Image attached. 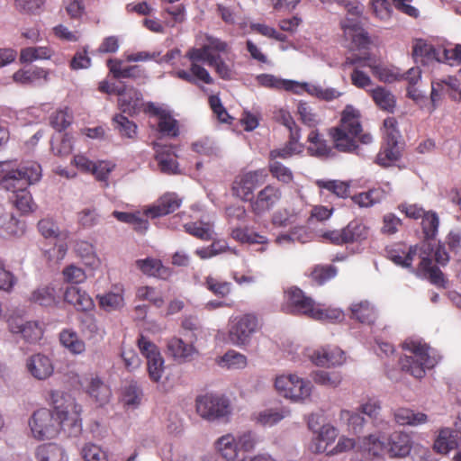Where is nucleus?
<instances>
[{
  "label": "nucleus",
  "mask_w": 461,
  "mask_h": 461,
  "mask_svg": "<svg viewBox=\"0 0 461 461\" xmlns=\"http://www.w3.org/2000/svg\"><path fill=\"white\" fill-rule=\"evenodd\" d=\"M167 348L174 359L181 363L191 361L193 357L198 353L193 344H187L177 337L167 340Z\"/></svg>",
  "instance_id": "nucleus-23"
},
{
  "label": "nucleus",
  "mask_w": 461,
  "mask_h": 461,
  "mask_svg": "<svg viewBox=\"0 0 461 461\" xmlns=\"http://www.w3.org/2000/svg\"><path fill=\"white\" fill-rule=\"evenodd\" d=\"M366 236L367 229L359 221H351L341 230H327L321 234L325 240L337 246L360 241Z\"/></svg>",
  "instance_id": "nucleus-13"
},
{
  "label": "nucleus",
  "mask_w": 461,
  "mask_h": 461,
  "mask_svg": "<svg viewBox=\"0 0 461 461\" xmlns=\"http://www.w3.org/2000/svg\"><path fill=\"white\" fill-rule=\"evenodd\" d=\"M50 57V50L46 47H28L21 50L20 61L31 63L37 59H45Z\"/></svg>",
  "instance_id": "nucleus-50"
},
{
  "label": "nucleus",
  "mask_w": 461,
  "mask_h": 461,
  "mask_svg": "<svg viewBox=\"0 0 461 461\" xmlns=\"http://www.w3.org/2000/svg\"><path fill=\"white\" fill-rule=\"evenodd\" d=\"M456 437V432L450 429H441L433 446L436 452L447 454L456 448L457 447Z\"/></svg>",
  "instance_id": "nucleus-39"
},
{
  "label": "nucleus",
  "mask_w": 461,
  "mask_h": 461,
  "mask_svg": "<svg viewBox=\"0 0 461 461\" xmlns=\"http://www.w3.org/2000/svg\"><path fill=\"white\" fill-rule=\"evenodd\" d=\"M373 14L378 19L386 21L391 17L393 7L389 0H371Z\"/></svg>",
  "instance_id": "nucleus-63"
},
{
  "label": "nucleus",
  "mask_w": 461,
  "mask_h": 461,
  "mask_svg": "<svg viewBox=\"0 0 461 461\" xmlns=\"http://www.w3.org/2000/svg\"><path fill=\"white\" fill-rule=\"evenodd\" d=\"M30 374L38 380L49 378L54 370L51 360L45 355L35 354L26 363Z\"/></svg>",
  "instance_id": "nucleus-22"
},
{
  "label": "nucleus",
  "mask_w": 461,
  "mask_h": 461,
  "mask_svg": "<svg viewBox=\"0 0 461 461\" xmlns=\"http://www.w3.org/2000/svg\"><path fill=\"white\" fill-rule=\"evenodd\" d=\"M206 43L200 48H190L185 58L191 62V71L197 77L199 81L212 85L214 80L208 70L201 66L199 62H204L212 68L216 75L223 80H231L234 77V66L226 62L220 53H228L230 50L229 44L216 37L206 34Z\"/></svg>",
  "instance_id": "nucleus-1"
},
{
  "label": "nucleus",
  "mask_w": 461,
  "mask_h": 461,
  "mask_svg": "<svg viewBox=\"0 0 461 461\" xmlns=\"http://www.w3.org/2000/svg\"><path fill=\"white\" fill-rule=\"evenodd\" d=\"M85 461H108V456L99 446L93 443H86L81 451Z\"/></svg>",
  "instance_id": "nucleus-61"
},
{
  "label": "nucleus",
  "mask_w": 461,
  "mask_h": 461,
  "mask_svg": "<svg viewBox=\"0 0 461 461\" xmlns=\"http://www.w3.org/2000/svg\"><path fill=\"white\" fill-rule=\"evenodd\" d=\"M336 149L341 152H353L358 148V142H372L370 133H363L359 112L351 105H347L341 114L340 123L330 130Z\"/></svg>",
  "instance_id": "nucleus-2"
},
{
  "label": "nucleus",
  "mask_w": 461,
  "mask_h": 461,
  "mask_svg": "<svg viewBox=\"0 0 461 461\" xmlns=\"http://www.w3.org/2000/svg\"><path fill=\"white\" fill-rule=\"evenodd\" d=\"M106 66L114 79L130 78L135 80L146 77L145 71L140 66L122 67V60L118 59H109Z\"/></svg>",
  "instance_id": "nucleus-21"
},
{
  "label": "nucleus",
  "mask_w": 461,
  "mask_h": 461,
  "mask_svg": "<svg viewBox=\"0 0 461 461\" xmlns=\"http://www.w3.org/2000/svg\"><path fill=\"white\" fill-rule=\"evenodd\" d=\"M337 274L338 269L332 265H317L311 272V278L315 284L322 285L334 278Z\"/></svg>",
  "instance_id": "nucleus-47"
},
{
  "label": "nucleus",
  "mask_w": 461,
  "mask_h": 461,
  "mask_svg": "<svg viewBox=\"0 0 461 461\" xmlns=\"http://www.w3.org/2000/svg\"><path fill=\"white\" fill-rule=\"evenodd\" d=\"M182 200L175 193H167L155 204L145 211L146 216L157 218L174 212L181 205Z\"/></svg>",
  "instance_id": "nucleus-19"
},
{
  "label": "nucleus",
  "mask_w": 461,
  "mask_h": 461,
  "mask_svg": "<svg viewBox=\"0 0 461 461\" xmlns=\"http://www.w3.org/2000/svg\"><path fill=\"white\" fill-rule=\"evenodd\" d=\"M142 391L137 383H131L124 388L123 401L126 405L137 406L142 399Z\"/></svg>",
  "instance_id": "nucleus-64"
},
{
  "label": "nucleus",
  "mask_w": 461,
  "mask_h": 461,
  "mask_svg": "<svg viewBox=\"0 0 461 461\" xmlns=\"http://www.w3.org/2000/svg\"><path fill=\"white\" fill-rule=\"evenodd\" d=\"M288 411L284 410L267 409L258 413L257 420L263 426H273L283 420Z\"/></svg>",
  "instance_id": "nucleus-56"
},
{
  "label": "nucleus",
  "mask_w": 461,
  "mask_h": 461,
  "mask_svg": "<svg viewBox=\"0 0 461 461\" xmlns=\"http://www.w3.org/2000/svg\"><path fill=\"white\" fill-rule=\"evenodd\" d=\"M187 233L202 240H212V230L208 223L189 222L184 225Z\"/></svg>",
  "instance_id": "nucleus-57"
},
{
  "label": "nucleus",
  "mask_w": 461,
  "mask_h": 461,
  "mask_svg": "<svg viewBox=\"0 0 461 461\" xmlns=\"http://www.w3.org/2000/svg\"><path fill=\"white\" fill-rule=\"evenodd\" d=\"M41 177V167L36 162H29L16 169L9 170L3 176L0 185L3 189L13 194L23 192Z\"/></svg>",
  "instance_id": "nucleus-7"
},
{
  "label": "nucleus",
  "mask_w": 461,
  "mask_h": 461,
  "mask_svg": "<svg viewBox=\"0 0 461 461\" xmlns=\"http://www.w3.org/2000/svg\"><path fill=\"white\" fill-rule=\"evenodd\" d=\"M54 411L47 408L35 411L29 420L32 437L37 440L51 439L59 435Z\"/></svg>",
  "instance_id": "nucleus-9"
},
{
  "label": "nucleus",
  "mask_w": 461,
  "mask_h": 461,
  "mask_svg": "<svg viewBox=\"0 0 461 461\" xmlns=\"http://www.w3.org/2000/svg\"><path fill=\"white\" fill-rule=\"evenodd\" d=\"M458 80L453 77H447L446 79L433 80L431 82L430 107L429 112L432 113L439 100L444 96H448L453 100L457 99Z\"/></svg>",
  "instance_id": "nucleus-15"
},
{
  "label": "nucleus",
  "mask_w": 461,
  "mask_h": 461,
  "mask_svg": "<svg viewBox=\"0 0 461 461\" xmlns=\"http://www.w3.org/2000/svg\"><path fill=\"white\" fill-rule=\"evenodd\" d=\"M119 109L122 113L133 115L141 106V94L134 87H121L116 90Z\"/></svg>",
  "instance_id": "nucleus-18"
},
{
  "label": "nucleus",
  "mask_w": 461,
  "mask_h": 461,
  "mask_svg": "<svg viewBox=\"0 0 461 461\" xmlns=\"http://www.w3.org/2000/svg\"><path fill=\"white\" fill-rule=\"evenodd\" d=\"M344 36L351 41L354 48L362 50L367 48L370 43L368 33L362 28L359 21L345 18L340 23Z\"/></svg>",
  "instance_id": "nucleus-16"
},
{
  "label": "nucleus",
  "mask_w": 461,
  "mask_h": 461,
  "mask_svg": "<svg viewBox=\"0 0 461 461\" xmlns=\"http://www.w3.org/2000/svg\"><path fill=\"white\" fill-rule=\"evenodd\" d=\"M403 348L411 355L402 357L399 360L402 370L411 374L415 378H422L426 369L434 367L437 360L430 356V348L417 340H407L403 343Z\"/></svg>",
  "instance_id": "nucleus-6"
},
{
  "label": "nucleus",
  "mask_w": 461,
  "mask_h": 461,
  "mask_svg": "<svg viewBox=\"0 0 461 461\" xmlns=\"http://www.w3.org/2000/svg\"><path fill=\"white\" fill-rule=\"evenodd\" d=\"M425 248V244H422L421 246L414 245L411 246L408 250H405L403 249V245L399 244L396 245V248L387 249V257L395 265L405 268H411L414 259L417 257L420 258V254L424 252Z\"/></svg>",
  "instance_id": "nucleus-17"
},
{
  "label": "nucleus",
  "mask_w": 461,
  "mask_h": 461,
  "mask_svg": "<svg viewBox=\"0 0 461 461\" xmlns=\"http://www.w3.org/2000/svg\"><path fill=\"white\" fill-rule=\"evenodd\" d=\"M195 406L197 413L208 420L221 419L230 413L228 399L219 394L206 393L200 395L196 398Z\"/></svg>",
  "instance_id": "nucleus-11"
},
{
  "label": "nucleus",
  "mask_w": 461,
  "mask_h": 461,
  "mask_svg": "<svg viewBox=\"0 0 461 461\" xmlns=\"http://www.w3.org/2000/svg\"><path fill=\"white\" fill-rule=\"evenodd\" d=\"M385 196L386 193L382 188H372L367 192L354 195L352 200L360 207H369L380 203Z\"/></svg>",
  "instance_id": "nucleus-42"
},
{
  "label": "nucleus",
  "mask_w": 461,
  "mask_h": 461,
  "mask_svg": "<svg viewBox=\"0 0 461 461\" xmlns=\"http://www.w3.org/2000/svg\"><path fill=\"white\" fill-rule=\"evenodd\" d=\"M441 52L442 47L436 48L422 41H417L412 49V56L415 61L420 62L422 65H429L433 61L442 62Z\"/></svg>",
  "instance_id": "nucleus-24"
},
{
  "label": "nucleus",
  "mask_w": 461,
  "mask_h": 461,
  "mask_svg": "<svg viewBox=\"0 0 461 461\" xmlns=\"http://www.w3.org/2000/svg\"><path fill=\"white\" fill-rule=\"evenodd\" d=\"M19 332L22 334L23 338L30 343L37 342L43 335V330L37 321H26L21 325Z\"/></svg>",
  "instance_id": "nucleus-51"
},
{
  "label": "nucleus",
  "mask_w": 461,
  "mask_h": 461,
  "mask_svg": "<svg viewBox=\"0 0 461 461\" xmlns=\"http://www.w3.org/2000/svg\"><path fill=\"white\" fill-rule=\"evenodd\" d=\"M285 303L289 312L310 317L316 321H334L343 317L338 309H321L315 302L298 287H291L285 291Z\"/></svg>",
  "instance_id": "nucleus-5"
},
{
  "label": "nucleus",
  "mask_w": 461,
  "mask_h": 461,
  "mask_svg": "<svg viewBox=\"0 0 461 461\" xmlns=\"http://www.w3.org/2000/svg\"><path fill=\"white\" fill-rule=\"evenodd\" d=\"M15 83L27 86L32 85L43 79L48 80V71L41 68L33 67L26 69H19L13 75Z\"/></svg>",
  "instance_id": "nucleus-31"
},
{
  "label": "nucleus",
  "mask_w": 461,
  "mask_h": 461,
  "mask_svg": "<svg viewBox=\"0 0 461 461\" xmlns=\"http://www.w3.org/2000/svg\"><path fill=\"white\" fill-rule=\"evenodd\" d=\"M400 157L398 142L385 141V145L378 152L375 161L378 165L386 167L396 162Z\"/></svg>",
  "instance_id": "nucleus-38"
},
{
  "label": "nucleus",
  "mask_w": 461,
  "mask_h": 461,
  "mask_svg": "<svg viewBox=\"0 0 461 461\" xmlns=\"http://www.w3.org/2000/svg\"><path fill=\"white\" fill-rule=\"evenodd\" d=\"M429 246H426L424 252L420 254L419 268L429 275V280L431 284L445 288L446 279L443 272L436 266H432V260L429 258Z\"/></svg>",
  "instance_id": "nucleus-26"
},
{
  "label": "nucleus",
  "mask_w": 461,
  "mask_h": 461,
  "mask_svg": "<svg viewBox=\"0 0 461 461\" xmlns=\"http://www.w3.org/2000/svg\"><path fill=\"white\" fill-rule=\"evenodd\" d=\"M276 391L285 398L301 401L308 398L312 392L310 381L303 380L295 375H282L276 378Z\"/></svg>",
  "instance_id": "nucleus-12"
},
{
  "label": "nucleus",
  "mask_w": 461,
  "mask_h": 461,
  "mask_svg": "<svg viewBox=\"0 0 461 461\" xmlns=\"http://www.w3.org/2000/svg\"><path fill=\"white\" fill-rule=\"evenodd\" d=\"M307 140L309 142L308 152L312 156L318 158L326 157L331 151V148L316 130H312L309 133Z\"/></svg>",
  "instance_id": "nucleus-37"
},
{
  "label": "nucleus",
  "mask_w": 461,
  "mask_h": 461,
  "mask_svg": "<svg viewBox=\"0 0 461 461\" xmlns=\"http://www.w3.org/2000/svg\"><path fill=\"white\" fill-rule=\"evenodd\" d=\"M268 173L266 168L250 170L238 175L232 183V194L244 202L251 203L255 189L266 183Z\"/></svg>",
  "instance_id": "nucleus-8"
},
{
  "label": "nucleus",
  "mask_w": 461,
  "mask_h": 461,
  "mask_svg": "<svg viewBox=\"0 0 461 461\" xmlns=\"http://www.w3.org/2000/svg\"><path fill=\"white\" fill-rule=\"evenodd\" d=\"M282 190L275 184H267L259 190L250 203V209L256 215H263L273 210L281 201Z\"/></svg>",
  "instance_id": "nucleus-14"
},
{
  "label": "nucleus",
  "mask_w": 461,
  "mask_h": 461,
  "mask_svg": "<svg viewBox=\"0 0 461 461\" xmlns=\"http://www.w3.org/2000/svg\"><path fill=\"white\" fill-rule=\"evenodd\" d=\"M312 360L321 366L341 365L345 361V353L339 348H323L313 352Z\"/></svg>",
  "instance_id": "nucleus-25"
},
{
  "label": "nucleus",
  "mask_w": 461,
  "mask_h": 461,
  "mask_svg": "<svg viewBox=\"0 0 461 461\" xmlns=\"http://www.w3.org/2000/svg\"><path fill=\"white\" fill-rule=\"evenodd\" d=\"M59 341L72 354H81L86 349L85 342L78 338L76 331L69 329H65L59 333Z\"/></svg>",
  "instance_id": "nucleus-36"
},
{
  "label": "nucleus",
  "mask_w": 461,
  "mask_h": 461,
  "mask_svg": "<svg viewBox=\"0 0 461 461\" xmlns=\"http://www.w3.org/2000/svg\"><path fill=\"white\" fill-rule=\"evenodd\" d=\"M147 368L150 380L158 383L164 373V359L161 354L147 359Z\"/></svg>",
  "instance_id": "nucleus-59"
},
{
  "label": "nucleus",
  "mask_w": 461,
  "mask_h": 461,
  "mask_svg": "<svg viewBox=\"0 0 461 461\" xmlns=\"http://www.w3.org/2000/svg\"><path fill=\"white\" fill-rule=\"evenodd\" d=\"M238 443L230 434L222 436L216 443L218 451L226 461H234L236 459L238 456Z\"/></svg>",
  "instance_id": "nucleus-41"
},
{
  "label": "nucleus",
  "mask_w": 461,
  "mask_h": 461,
  "mask_svg": "<svg viewBox=\"0 0 461 461\" xmlns=\"http://www.w3.org/2000/svg\"><path fill=\"white\" fill-rule=\"evenodd\" d=\"M204 286L218 297L224 298L230 294L231 284L221 281L213 276H207L204 280Z\"/></svg>",
  "instance_id": "nucleus-49"
},
{
  "label": "nucleus",
  "mask_w": 461,
  "mask_h": 461,
  "mask_svg": "<svg viewBox=\"0 0 461 461\" xmlns=\"http://www.w3.org/2000/svg\"><path fill=\"white\" fill-rule=\"evenodd\" d=\"M371 96L377 106L385 111H393L395 106L394 96L382 86L371 91Z\"/></svg>",
  "instance_id": "nucleus-48"
},
{
  "label": "nucleus",
  "mask_w": 461,
  "mask_h": 461,
  "mask_svg": "<svg viewBox=\"0 0 461 461\" xmlns=\"http://www.w3.org/2000/svg\"><path fill=\"white\" fill-rule=\"evenodd\" d=\"M257 81L262 86L276 90L293 92L294 87H298L296 86V81L282 79L270 74H261L258 76Z\"/></svg>",
  "instance_id": "nucleus-35"
},
{
  "label": "nucleus",
  "mask_w": 461,
  "mask_h": 461,
  "mask_svg": "<svg viewBox=\"0 0 461 461\" xmlns=\"http://www.w3.org/2000/svg\"><path fill=\"white\" fill-rule=\"evenodd\" d=\"M400 80L408 82L407 96L419 102L425 98L423 95L418 90L416 85L421 78V69L419 67H413L408 69L403 74H399Z\"/></svg>",
  "instance_id": "nucleus-32"
},
{
  "label": "nucleus",
  "mask_w": 461,
  "mask_h": 461,
  "mask_svg": "<svg viewBox=\"0 0 461 461\" xmlns=\"http://www.w3.org/2000/svg\"><path fill=\"white\" fill-rule=\"evenodd\" d=\"M34 456L37 461H68L65 449L56 443L40 445Z\"/></svg>",
  "instance_id": "nucleus-29"
},
{
  "label": "nucleus",
  "mask_w": 461,
  "mask_h": 461,
  "mask_svg": "<svg viewBox=\"0 0 461 461\" xmlns=\"http://www.w3.org/2000/svg\"><path fill=\"white\" fill-rule=\"evenodd\" d=\"M58 432L68 437H77L82 431L81 406L69 394L55 392L51 393Z\"/></svg>",
  "instance_id": "nucleus-3"
},
{
  "label": "nucleus",
  "mask_w": 461,
  "mask_h": 461,
  "mask_svg": "<svg viewBox=\"0 0 461 461\" xmlns=\"http://www.w3.org/2000/svg\"><path fill=\"white\" fill-rule=\"evenodd\" d=\"M28 301L41 306H52L56 303L55 289L50 285L40 286L30 294Z\"/></svg>",
  "instance_id": "nucleus-34"
},
{
  "label": "nucleus",
  "mask_w": 461,
  "mask_h": 461,
  "mask_svg": "<svg viewBox=\"0 0 461 461\" xmlns=\"http://www.w3.org/2000/svg\"><path fill=\"white\" fill-rule=\"evenodd\" d=\"M341 379L340 374L336 371L321 370L315 372L313 375L315 383L330 387H337L340 384Z\"/></svg>",
  "instance_id": "nucleus-58"
},
{
  "label": "nucleus",
  "mask_w": 461,
  "mask_h": 461,
  "mask_svg": "<svg viewBox=\"0 0 461 461\" xmlns=\"http://www.w3.org/2000/svg\"><path fill=\"white\" fill-rule=\"evenodd\" d=\"M217 363L220 366L228 369H242L248 364L247 357L235 350H228Z\"/></svg>",
  "instance_id": "nucleus-45"
},
{
  "label": "nucleus",
  "mask_w": 461,
  "mask_h": 461,
  "mask_svg": "<svg viewBox=\"0 0 461 461\" xmlns=\"http://www.w3.org/2000/svg\"><path fill=\"white\" fill-rule=\"evenodd\" d=\"M17 208L22 213H28L33 211L34 203L31 193L27 190L13 195L11 198Z\"/></svg>",
  "instance_id": "nucleus-62"
},
{
  "label": "nucleus",
  "mask_w": 461,
  "mask_h": 461,
  "mask_svg": "<svg viewBox=\"0 0 461 461\" xmlns=\"http://www.w3.org/2000/svg\"><path fill=\"white\" fill-rule=\"evenodd\" d=\"M376 317L374 306L366 300L354 303L350 306V318L361 323L372 325Z\"/></svg>",
  "instance_id": "nucleus-30"
},
{
  "label": "nucleus",
  "mask_w": 461,
  "mask_h": 461,
  "mask_svg": "<svg viewBox=\"0 0 461 461\" xmlns=\"http://www.w3.org/2000/svg\"><path fill=\"white\" fill-rule=\"evenodd\" d=\"M341 421L345 422L348 429L355 433H359L365 422V419L358 413L342 410L339 414Z\"/></svg>",
  "instance_id": "nucleus-60"
},
{
  "label": "nucleus",
  "mask_w": 461,
  "mask_h": 461,
  "mask_svg": "<svg viewBox=\"0 0 461 461\" xmlns=\"http://www.w3.org/2000/svg\"><path fill=\"white\" fill-rule=\"evenodd\" d=\"M137 267L146 276L160 279H167L171 276V270L165 267L160 259L147 258L136 261Z\"/></svg>",
  "instance_id": "nucleus-27"
},
{
  "label": "nucleus",
  "mask_w": 461,
  "mask_h": 461,
  "mask_svg": "<svg viewBox=\"0 0 461 461\" xmlns=\"http://www.w3.org/2000/svg\"><path fill=\"white\" fill-rule=\"evenodd\" d=\"M421 226L426 240L434 239L438 232L439 220L435 212H428L421 218Z\"/></svg>",
  "instance_id": "nucleus-55"
},
{
  "label": "nucleus",
  "mask_w": 461,
  "mask_h": 461,
  "mask_svg": "<svg viewBox=\"0 0 461 461\" xmlns=\"http://www.w3.org/2000/svg\"><path fill=\"white\" fill-rule=\"evenodd\" d=\"M258 327V319L255 314L246 313L237 316L230 321L228 339L235 346L247 345Z\"/></svg>",
  "instance_id": "nucleus-10"
},
{
  "label": "nucleus",
  "mask_w": 461,
  "mask_h": 461,
  "mask_svg": "<svg viewBox=\"0 0 461 461\" xmlns=\"http://www.w3.org/2000/svg\"><path fill=\"white\" fill-rule=\"evenodd\" d=\"M427 415L422 412H414L412 410L401 408L394 413V420L400 425L417 426L427 421Z\"/></svg>",
  "instance_id": "nucleus-40"
},
{
  "label": "nucleus",
  "mask_w": 461,
  "mask_h": 461,
  "mask_svg": "<svg viewBox=\"0 0 461 461\" xmlns=\"http://www.w3.org/2000/svg\"><path fill=\"white\" fill-rule=\"evenodd\" d=\"M136 296L142 301H149L154 306L160 308L164 305L162 294L151 286H140L137 289Z\"/></svg>",
  "instance_id": "nucleus-52"
},
{
  "label": "nucleus",
  "mask_w": 461,
  "mask_h": 461,
  "mask_svg": "<svg viewBox=\"0 0 461 461\" xmlns=\"http://www.w3.org/2000/svg\"><path fill=\"white\" fill-rule=\"evenodd\" d=\"M64 300L77 311L86 312L94 307L92 298L77 286H68L64 294Z\"/></svg>",
  "instance_id": "nucleus-28"
},
{
  "label": "nucleus",
  "mask_w": 461,
  "mask_h": 461,
  "mask_svg": "<svg viewBox=\"0 0 461 461\" xmlns=\"http://www.w3.org/2000/svg\"><path fill=\"white\" fill-rule=\"evenodd\" d=\"M300 120L310 128H315L320 122V117L313 108L305 102H300L297 107Z\"/></svg>",
  "instance_id": "nucleus-53"
},
{
  "label": "nucleus",
  "mask_w": 461,
  "mask_h": 461,
  "mask_svg": "<svg viewBox=\"0 0 461 461\" xmlns=\"http://www.w3.org/2000/svg\"><path fill=\"white\" fill-rule=\"evenodd\" d=\"M411 447V437L402 431L393 432L386 442L370 435L366 442L365 455L368 461H384V453L390 457H404L410 454Z\"/></svg>",
  "instance_id": "nucleus-4"
},
{
  "label": "nucleus",
  "mask_w": 461,
  "mask_h": 461,
  "mask_svg": "<svg viewBox=\"0 0 461 461\" xmlns=\"http://www.w3.org/2000/svg\"><path fill=\"white\" fill-rule=\"evenodd\" d=\"M81 386L100 405L109 401L111 390L99 377L86 376L82 380Z\"/></svg>",
  "instance_id": "nucleus-20"
},
{
  "label": "nucleus",
  "mask_w": 461,
  "mask_h": 461,
  "mask_svg": "<svg viewBox=\"0 0 461 461\" xmlns=\"http://www.w3.org/2000/svg\"><path fill=\"white\" fill-rule=\"evenodd\" d=\"M268 171L278 182L288 185L294 181V174L291 168L280 161H268Z\"/></svg>",
  "instance_id": "nucleus-46"
},
{
  "label": "nucleus",
  "mask_w": 461,
  "mask_h": 461,
  "mask_svg": "<svg viewBox=\"0 0 461 461\" xmlns=\"http://www.w3.org/2000/svg\"><path fill=\"white\" fill-rule=\"evenodd\" d=\"M315 184L320 189H325L338 197L346 198L349 195V184L347 182L318 179Z\"/></svg>",
  "instance_id": "nucleus-44"
},
{
  "label": "nucleus",
  "mask_w": 461,
  "mask_h": 461,
  "mask_svg": "<svg viewBox=\"0 0 461 461\" xmlns=\"http://www.w3.org/2000/svg\"><path fill=\"white\" fill-rule=\"evenodd\" d=\"M155 159L163 174L176 175L180 173L176 155L169 149L157 151Z\"/></svg>",
  "instance_id": "nucleus-33"
},
{
  "label": "nucleus",
  "mask_w": 461,
  "mask_h": 461,
  "mask_svg": "<svg viewBox=\"0 0 461 461\" xmlns=\"http://www.w3.org/2000/svg\"><path fill=\"white\" fill-rule=\"evenodd\" d=\"M297 215L293 210L281 209L276 211L271 219L275 227L285 228L295 223Z\"/></svg>",
  "instance_id": "nucleus-54"
},
{
  "label": "nucleus",
  "mask_w": 461,
  "mask_h": 461,
  "mask_svg": "<svg viewBox=\"0 0 461 461\" xmlns=\"http://www.w3.org/2000/svg\"><path fill=\"white\" fill-rule=\"evenodd\" d=\"M113 124L122 138L134 139L137 136V125L122 113L113 116Z\"/></svg>",
  "instance_id": "nucleus-43"
}]
</instances>
